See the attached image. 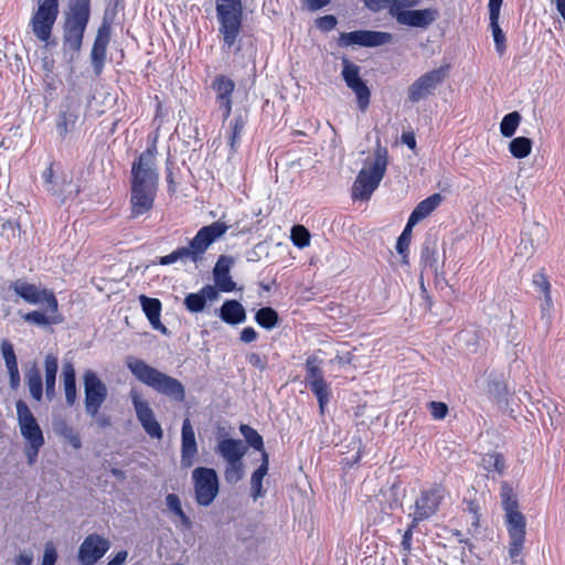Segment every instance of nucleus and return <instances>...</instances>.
Masks as SVG:
<instances>
[{"label": "nucleus", "mask_w": 565, "mask_h": 565, "mask_svg": "<svg viewBox=\"0 0 565 565\" xmlns=\"http://www.w3.org/2000/svg\"><path fill=\"white\" fill-rule=\"evenodd\" d=\"M156 154L157 147L153 143L142 151L131 164L130 216L132 218L149 213L154 205L159 188Z\"/></svg>", "instance_id": "obj_1"}, {"label": "nucleus", "mask_w": 565, "mask_h": 565, "mask_svg": "<svg viewBox=\"0 0 565 565\" xmlns=\"http://www.w3.org/2000/svg\"><path fill=\"white\" fill-rule=\"evenodd\" d=\"M227 228L228 226L221 221L201 227L189 242L188 246L178 247L170 254L159 257L158 264L168 266L177 262H181L182 264H186L188 262L193 264L202 263L209 247L222 237Z\"/></svg>", "instance_id": "obj_2"}, {"label": "nucleus", "mask_w": 565, "mask_h": 565, "mask_svg": "<svg viewBox=\"0 0 565 565\" xmlns=\"http://www.w3.org/2000/svg\"><path fill=\"white\" fill-rule=\"evenodd\" d=\"M227 228L228 226L221 221L201 227L189 242L188 246L178 247L170 254L159 257L158 264L168 266L177 262H181L182 264H186L188 262L193 264L202 263L209 247L222 237Z\"/></svg>", "instance_id": "obj_3"}, {"label": "nucleus", "mask_w": 565, "mask_h": 565, "mask_svg": "<svg viewBox=\"0 0 565 565\" xmlns=\"http://www.w3.org/2000/svg\"><path fill=\"white\" fill-rule=\"evenodd\" d=\"M90 18V0H68L63 22V51L73 61L83 45Z\"/></svg>", "instance_id": "obj_4"}, {"label": "nucleus", "mask_w": 565, "mask_h": 565, "mask_svg": "<svg viewBox=\"0 0 565 565\" xmlns=\"http://www.w3.org/2000/svg\"><path fill=\"white\" fill-rule=\"evenodd\" d=\"M126 366L140 383L149 386L157 393L177 402L184 401L185 390L179 380L162 373L136 356H127Z\"/></svg>", "instance_id": "obj_5"}, {"label": "nucleus", "mask_w": 565, "mask_h": 565, "mask_svg": "<svg viewBox=\"0 0 565 565\" xmlns=\"http://www.w3.org/2000/svg\"><path fill=\"white\" fill-rule=\"evenodd\" d=\"M387 167V149L377 146L375 158L370 168L360 170L353 186L352 198L354 200L365 201L371 198L373 192L381 183Z\"/></svg>", "instance_id": "obj_6"}, {"label": "nucleus", "mask_w": 565, "mask_h": 565, "mask_svg": "<svg viewBox=\"0 0 565 565\" xmlns=\"http://www.w3.org/2000/svg\"><path fill=\"white\" fill-rule=\"evenodd\" d=\"M218 32L223 36L226 47H232L242 29L243 3L242 0H215Z\"/></svg>", "instance_id": "obj_7"}, {"label": "nucleus", "mask_w": 565, "mask_h": 565, "mask_svg": "<svg viewBox=\"0 0 565 565\" xmlns=\"http://www.w3.org/2000/svg\"><path fill=\"white\" fill-rule=\"evenodd\" d=\"M9 290L28 305L50 307L57 311L58 301L53 290L19 278L9 284Z\"/></svg>", "instance_id": "obj_8"}, {"label": "nucleus", "mask_w": 565, "mask_h": 565, "mask_svg": "<svg viewBox=\"0 0 565 565\" xmlns=\"http://www.w3.org/2000/svg\"><path fill=\"white\" fill-rule=\"evenodd\" d=\"M194 500L200 507H209L220 492V481L215 469L198 467L192 471Z\"/></svg>", "instance_id": "obj_9"}, {"label": "nucleus", "mask_w": 565, "mask_h": 565, "mask_svg": "<svg viewBox=\"0 0 565 565\" xmlns=\"http://www.w3.org/2000/svg\"><path fill=\"white\" fill-rule=\"evenodd\" d=\"M57 15L58 0L39 1V7L30 21L32 32L39 41L49 43Z\"/></svg>", "instance_id": "obj_10"}, {"label": "nucleus", "mask_w": 565, "mask_h": 565, "mask_svg": "<svg viewBox=\"0 0 565 565\" xmlns=\"http://www.w3.org/2000/svg\"><path fill=\"white\" fill-rule=\"evenodd\" d=\"M320 364L321 360L317 355L311 354L307 358L305 363V383L306 386H308L315 394L319 404L320 413L323 414L324 407L330 399L331 392L329 385L324 381L323 370Z\"/></svg>", "instance_id": "obj_11"}, {"label": "nucleus", "mask_w": 565, "mask_h": 565, "mask_svg": "<svg viewBox=\"0 0 565 565\" xmlns=\"http://www.w3.org/2000/svg\"><path fill=\"white\" fill-rule=\"evenodd\" d=\"M446 494L441 484H433L420 491L414 503V511L409 513L413 523H419L431 518L439 509Z\"/></svg>", "instance_id": "obj_12"}, {"label": "nucleus", "mask_w": 565, "mask_h": 565, "mask_svg": "<svg viewBox=\"0 0 565 565\" xmlns=\"http://www.w3.org/2000/svg\"><path fill=\"white\" fill-rule=\"evenodd\" d=\"M83 385L85 412L88 416L95 417L107 398V386L90 369L86 370L83 374Z\"/></svg>", "instance_id": "obj_13"}, {"label": "nucleus", "mask_w": 565, "mask_h": 565, "mask_svg": "<svg viewBox=\"0 0 565 565\" xmlns=\"http://www.w3.org/2000/svg\"><path fill=\"white\" fill-rule=\"evenodd\" d=\"M448 65L431 70L419 76L407 90L408 99L418 103L428 97L445 81Z\"/></svg>", "instance_id": "obj_14"}, {"label": "nucleus", "mask_w": 565, "mask_h": 565, "mask_svg": "<svg viewBox=\"0 0 565 565\" xmlns=\"http://www.w3.org/2000/svg\"><path fill=\"white\" fill-rule=\"evenodd\" d=\"M393 35L388 32L373 30H356L351 32H342L338 38L340 47L364 46L377 47L392 42Z\"/></svg>", "instance_id": "obj_15"}, {"label": "nucleus", "mask_w": 565, "mask_h": 565, "mask_svg": "<svg viewBox=\"0 0 565 565\" xmlns=\"http://www.w3.org/2000/svg\"><path fill=\"white\" fill-rule=\"evenodd\" d=\"M15 409L19 430L25 444L45 443L42 428L29 405L24 401L18 399Z\"/></svg>", "instance_id": "obj_16"}, {"label": "nucleus", "mask_w": 565, "mask_h": 565, "mask_svg": "<svg viewBox=\"0 0 565 565\" xmlns=\"http://www.w3.org/2000/svg\"><path fill=\"white\" fill-rule=\"evenodd\" d=\"M509 534V556L513 563L521 562L525 541V518L521 512L505 514Z\"/></svg>", "instance_id": "obj_17"}, {"label": "nucleus", "mask_w": 565, "mask_h": 565, "mask_svg": "<svg viewBox=\"0 0 565 565\" xmlns=\"http://www.w3.org/2000/svg\"><path fill=\"white\" fill-rule=\"evenodd\" d=\"M342 78L347 86L354 92L359 108L364 111L369 107L371 92L366 83L360 76V67L347 57L342 58Z\"/></svg>", "instance_id": "obj_18"}, {"label": "nucleus", "mask_w": 565, "mask_h": 565, "mask_svg": "<svg viewBox=\"0 0 565 565\" xmlns=\"http://www.w3.org/2000/svg\"><path fill=\"white\" fill-rule=\"evenodd\" d=\"M391 15L399 24L425 29L436 21L439 12L435 8L403 10L401 6H394L391 8Z\"/></svg>", "instance_id": "obj_19"}, {"label": "nucleus", "mask_w": 565, "mask_h": 565, "mask_svg": "<svg viewBox=\"0 0 565 565\" xmlns=\"http://www.w3.org/2000/svg\"><path fill=\"white\" fill-rule=\"evenodd\" d=\"M130 398L136 412V416L145 431L154 439L163 437L161 425L156 419L154 413L147 401H142L137 391L130 392Z\"/></svg>", "instance_id": "obj_20"}, {"label": "nucleus", "mask_w": 565, "mask_h": 565, "mask_svg": "<svg viewBox=\"0 0 565 565\" xmlns=\"http://www.w3.org/2000/svg\"><path fill=\"white\" fill-rule=\"evenodd\" d=\"M110 548V542L99 534L87 535L78 548L77 558L81 565L96 564Z\"/></svg>", "instance_id": "obj_21"}, {"label": "nucleus", "mask_w": 565, "mask_h": 565, "mask_svg": "<svg viewBox=\"0 0 565 565\" xmlns=\"http://www.w3.org/2000/svg\"><path fill=\"white\" fill-rule=\"evenodd\" d=\"M110 40V25L104 21L97 30L90 52V61L96 75H100L106 61L107 46Z\"/></svg>", "instance_id": "obj_22"}, {"label": "nucleus", "mask_w": 565, "mask_h": 565, "mask_svg": "<svg viewBox=\"0 0 565 565\" xmlns=\"http://www.w3.org/2000/svg\"><path fill=\"white\" fill-rule=\"evenodd\" d=\"M212 88L216 93V104L222 111L223 121H225L232 113V95L235 83L225 75H218L212 82Z\"/></svg>", "instance_id": "obj_23"}, {"label": "nucleus", "mask_w": 565, "mask_h": 565, "mask_svg": "<svg viewBox=\"0 0 565 565\" xmlns=\"http://www.w3.org/2000/svg\"><path fill=\"white\" fill-rule=\"evenodd\" d=\"M198 456V444L194 429L189 418H185L181 428V468L188 469L193 466Z\"/></svg>", "instance_id": "obj_24"}, {"label": "nucleus", "mask_w": 565, "mask_h": 565, "mask_svg": "<svg viewBox=\"0 0 565 565\" xmlns=\"http://www.w3.org/2000/svg\"><path fill=\"white\" fill-rule=\"evenodd\" d=\"M234 259L227 255H221L213 268V280L215 289L222 292H232L236 288V282L230 274Z\"/></svg>", "instance_id": "obj_25"}, {"label": "nucleus", "mask_w": 565, "mask_h": 565, "mask_svg": "<svg viewBox=\"0 0 565 565\" xmlns=\"http://www.w3.org/2000/svg\"><path fill=\"white\" fill-rule=\"evenodd\" d=\"M218 292L212 285H205L198 292H191L184 298V306L188 311L198 313L204 310L206 302L217 300Z\"/></svg>", "instance_id": "obj_26"}, {"label": "nucleus", "mask_w": 565, "mask_h": 565, "mask_svg": "<svg viewBox=\"0 0 565 565\" xmlns=\"http://www.w3.org/2000/svg\"><path fill=\"white\" fill-rule=\"evenodd\" d=\"M78 116L79 104H75L73 100L67 98L57 116L56 124L57 132L62 138L74 130Z\"/></svg>", "instance_id": "obj_27"}, {"label": "nucleus", "mask_w": 565, "mask_h": 565, "mask_svg": "<svg viewBox=\"0 0 565 565\" xmlns=\"http://www.w3.org/2000/svg\"><path fill=\"white\" fill-rule=\"evenodd\" d=\"M247 451V447L239 439L222 438L217 441L215 452L225 460V462L239 461Z\"/></svg>", "instance_id": "obj_28"}, {"label": "nucleus", "mask_w": 565, "mask_h": 565, "mask_svg": "<svg viewBox=\"0 0 565 565\" xmlns=\"http://www.w3.org/2000/svg\"><path fill=\"white\" fill-rule=\"evenodd\" d=\"M0 349L9 374V385L11 390H18L21 384V376L13 344L8 340H3Z\"/></svg>", "instance_id": "obj_29"}, {"label": "nucleus", "mask_w": 565, "mask_h": 565, "mask_svg": "<svg viewBox=\"0 0 565 565\" xmlns=\"http://www.w3.org/2000/svg\"><path fill=\"white\" fill-rule=\"evenodd\" d=\"M217 316L230 326L244 323L247 319L244 306L236 299L225 300L217 310Z\"/></svg>", "instance_id": "obj_30"}, {"label": "nucleus", "mask_w": 565, "mask_h": 565, "mask_svg": "<svg viewBox=\"0 0 565 565\" xmlns=\"http://www.w3.org/2000/svg\"><path fill=\"white\" fill-rule=\"evenodd\" d=\"M142 311L145 312L147 319L149 320L152 329L161 332L162 334H169V331L164 324L160 321L161 316V301L157 298H150L145 295L139 297Z\"/></svg>", "instance_id": "obj_31"}, {"label": "nucleus", "mask_w": 565, "mask_h": 565, "mask_svg": "<svg viewBox=\"0 0 565 565\" xmlns=\"http://www.w3.org/2000/svg\"><path fill=\"white\" fill-rule=\"evenodd\" d=\"M44 311L41 310H32L22 316V319L31 324L36 327H50L53 324H58L63 321L61 313L57 311H53L50 307H44Z\"/></svg>", "instance_id": "obj_32"}, {"label": "nucleus", "mask_w": 565, "mask_h": 565, "mask_svg": "<svg viewBox=\"0 0 565 565\" xmlns=\"http://www.w3.org/2000/svg\"><path fill=\"white\" fill-rule=\"evenodd\" d=\"M438 262L436 241L426 239L420 253V263L424 269H429L435 274L437 282H439V279H445L444 271H439Z\"/></svg>", "instance_id": "obj_33"}, {"label": "nucleus", "mask_w": 565, "mask_h": 565, "mask_svg": "<svg viewBox=\"0 0 565 565\" xmlns=\"http://www.w3.org/2000/svg\"><path fill=\"white\" fill-rule=\"evenodd\" d=\"M62 381L66 405L72 407L77 398L76 372L72 362H64L62 366Z\"/></svg>", "instance_id": "obj_34"}, {"label": "nucleus", "mask_w": 565, "mask_h": 565, "mask_svg": "<svg viewBox=\"0 0 565 565\" xmlns=\"http://www.w3.org/2000/svg\"><path fill=\"white\" fill-rule=\"evenodd\" d=\"M25 384L30 392L31 397L35 402H41L43 398V381L41 371L35 362L29 365L24 373Z\"/></svg>", "instance_id": "obj_35"}, {"label": "nucleus", "mask_w": 565, "mask_h": 565, "mask_svg": "<svg viewBox=\"0 0 565 565\" xmlns=\"http://www.w3.org/2000/svg\"><path fill=\"white\" fill-rule=\"evenodd\" d=\"M441 202L443 196L439 193H435L426 198L415 206L408 220L411 221V223H419L422 220L430 215L441 204Z\"/></svg>", "instance_id": "obj_36"}, {"label": "nucleus", "mask_w": 565, "mask_h": 565, "mask_svg": "<svg viewBox=\"0 0 565 565\" xmlns=\"http://www.w3.org/2000/svg\"><path fill=\"white\" fill-rule=\"evenodd\" d=\"M58 371V359L53 353H47L44 358L45 372V395L49 401L55 396L56 375Z\"/></svg>", "instance_id": "obj_37"}, {"label": "nucleus", "mask_w": 565, "mask_h": 565, "mask_svg": "<svg viewBox=\"0 0 565 565\" xmlns=\"http://www.w3.org/2000/svg\"><path fill=\"white\" fill-rule=\"evenodd\" d=\"M269 467V457L266 451L262 454V462L259 467L252 473L250 477V497L254 501L265 495V491L263 489V479L268 472Z\"/></svg>", "instance_id": "obj_38"}, {"label": "nucleus", "mask_w": 565, "mask_h": 565, "mask_svg": "<svg viewBox=\"0 0 565 565\" xmlns=\"http://www.w3.org/2000/svg\"><path fill=\"white\" fill-rule=\"evenodd\" d=\"M166 505H167L168 510L179 519L183 529H185V530L192 529L193 522L184 513L182 505H181V500L178 494L169 493L166 497Z\"/></svg>", "instance_id": "obj_39"}, {"label": "nucleus", "mask_w": 565, "mask_h": 565, "mask_svg": "<svg viewBox=\"0 0 565 565\" xmlns=\"http://www.w3.org/2000/svg\"><path fill=\"white\" fill-rule=\"evenodd\" d=\"M54 431L57 436L64 438L74 449H79L82 447L79 434L65 420L55 422Z\"/></svg>", "instance_id": "obj_40"}, {"label": "nucleus", "mask_w": 565, "mask_h": 565, "mask_svg": "<svg viewBox=\"0 0 565 565\" xmlns=\"http://www.w3.org/2000/svg\"><path fill=\"white\" fill-rule=\"evenodd\" d=\"M254 319L259 327L266 330L274 329L279 322V316L277 311L271 307H263L258 309Z\"/></svg>", "instance_id": "obj_41"}, {"label": "nucleus", "mask_w": 565, "mask_h": 565, "mask_svg": "<svg viewBox=\"0 0 565 565\" xmlns=\"http://www.w3.org/2000/svg\"><path fill=\"white\" fill-rule=\"evenodd\" d=\"M533 142L527 137H515L509 143V151L515 159L526 158L532 151Z\"/></svg>", "instance_id": "obj_42"}, {"label": "nucleus", "mask_w": 565, "mask_h": 565, "mask_svg": "<svg viewBox=\"0 0 565 565\" xmlns=\"http://www.w3.org/2000/svg\"><path fill=\"white\" fill-rule=\"evenodd\" d=\"M246 121H247L246 116L241 113H237L235 115V117L233 118V120H231V122H230L231 134H230L228 143H230L232 151L236 150V145L241 139V136H242V132L246 125Z\"/></svg>", "instance_id": "obj_43"}, {"label": "nucleus", "mask_w": 565, "mask_h": 565, "mask_svg": "<svg viewBox=\"0 0 565 565\" xmlns=\"http://www.w3.org/2000/svg\"><path fill=\"white\" fill-rule=\"evenodd\" d=\"M481 466L486 471H488V472L495 471L499 475H502L505 470L504 458L499 452L486 454L481 458Z\"/></svg>", "instance_id": "obj_44"}, {"label": "nucleus", "mask_w": 565, "mask_h": 565, "mask_svg": "<svg viewBox=\"0 0 565 565\" xmlns=\"http://www.w3.org/2000/svg\"><path fill=\"white\" fill-rule=\"evenodd\" d=\"M521 119L522 117L518 111H511L503 116L500 122L501 135L505 138H511L515 134Z\"/></svg>", "instance_id": "obj_45"}, {"label": "nucleus", "mask_w": 565, "mask_h": 565, "mask_svg": "<svg viewBox=\"0 0 565 565\" xmlns=\"http://www.w3.org/2000/svg\"><path fill=\"white\" fill-rule=\"evenodd\" d=\"M71 181H67L65 178L61 181L57 180L55 183H53L51 186L47 188V191L51 192L53 195L58 198L62 203H64L68 198H71L73 194L76 195L78 193V189H66L71 188Z\"/></svg>", "instance_id": "obj_46"}, {"label": "nucleus", "mask_w": 565, "mask_h": 565, "mask_svg": "<svg viewBox=\"0 0 565 565\" xmlns=\"http://www.w3.org/2000/svg\"><path fill=\"white\" fill-rule=\"evenodd\" d=\"M415 225V223H411V221L407 220V223L396 242V250L403 257L404 263H407L406 258L412 239V231Z\"/></svg>", "instance_id": "obj_47"}, {"label": "nucleus", "mask_w": 565, "mask_h": 565, "mask_svg": "<svg viewBox=\"0 0 565 565\" xmlns=\"http://www.w3.org/2000/svg\"><path fill=\"white\" fill-rule=\"evenodd\" d=\"M244 465L243 461L226 462L224 469V479L228 484H236L244 478Z\"/></svg>", "instance_id": "obj_48"}, {"label": "nucleus", "mask_w": 565, "mask_h": 565, "mask_svg": "<svg viewBox=\"0 0 565 565\" xmlns=\"http://www.w3.org/2000/svg\"><path fill=\"white\" fill-rule=\"evenodd\" d=\"M241 434L244 436L245 441L253 447L256 450L265 451L264 450V440L263 437L248 425H241L239 427Z\"/></svg>", "instance_id": "obj_49"}, {"label": "nucleus", "mask_w": 565, "mask_h": 565, "mask_svg": "<svg viewBox=\"0 0 565 565\" xmlns=\"http://www.w3.org/2000/svg\"><path fill=\"white\" fill-rule=\"evenodd\" d=\"M501 503L505 514L520 512L518 499L513 494L512 489L508 488L505 484L502 487L501 491Z\"/></svg>", "instance_id": "obj_50"}, {"label": "nucleus", "mask_w": 565, "mask_h": 565, "mask_svg": "<svg viewBox=\"0 0 565 565\" xmlns=\"http://www.w3.org/2000/svg\"><path fill=\"white\" fill-rule=\"evenodd\" d=\"M497 52L501 55L505 52V34L499 25V19H489Z\"/></svg>", "instance_id": "obj_51"}, {"label": "nucleus", "mask_w": 565, "mask_h": 565, "mask_svg": "<svg viewBox=\"0 0 565 565\" xmlns=\"http://www.w3.org/2000/svg\"><path fill=\"white\" fill-rule=\"evenodd\" d=\"M291 241L295 246L303 248L310 243V233L302 225H295L291 228Z\"/></svg>", "instance_id": "obj_52"}, {"label": "nucleus", "mask_w": 565, "mask_h": 565, "mask_svg": "<svg viewBox=\"0 0 565 565\" xmlns=\"http://www.w3.org/2000/svg\"><path fill=\"white\" fill-rule=\"evenodd\" d=\"M363 2L365 7L373 12H380L384 9H388L390 14L392 7L401 6L399 0H363Z\"/></svg>", "instance_id": "obj_53"}, {"label": "nucleus", "mask_w": 565, "mask_h": 565, "mask_svg": "<svg viewBox=\"0 0 565 565\" xmlns=\"http://www.w3.org/2000/svg\"><path fill=\"white\" fill-rule=\"evenodd\" d=\"M428 409L434 419L437 420L444 419L448 414V406L444 402H430L428 404Z\"/></svg>", "instance_id": "obj_54"}, {"label": "nucleus", "mask_w": 565, "mask_h": 565, "mask_svg": "<svg viewBox=\"0 0 565 565\" xmlns=\"http://www.w3.org/2000/svg\"><path fill=\"white\" fill-rule=\"evenodd\" d=\"M338 20L332 14H327L316 20L317 28L322 32H329L337 26Z\"/></svg>", "instance_id": "obj_55"}, {"label": "nucleus", "mask_w": 565, "mask_h": 565, "mask_svg": "<svg viewBox=\"0 0 565 565\" xmlns=\"http://www.w3.org/2000/svg\"><path fill=\"white\" fill-rule=\"evenodd\" d=\"M246 361L252 366H254L255 369H257L259 371H264V370L267 369V364H268L267 358L265 355L259 354V353L252 352V353L247 354L246 355Z\"/></svg>", "instance_id": "obj_56"}, {"label": "nucleus", "mask_w": 565, "mask_h": 565, "mask_svg": "<svg viewBox=\"0 0 565 565\" xmlns=\"http://www.w3.org/2000/svg\"><path fill=\"white\" fill-rule=\"evenodd\" d=\"M44 444L45 443L25 444L24 454L29 465H33L36 461L39 452Z\"/></svg>", "instance_id": "obj_57"}, {"label": "nucleus", "mask_w": 565, "mask_h": 565, "mask_svg": "<svg viewBox=\"0 0 565 565\" xmlns=\"http://www.w3.org/2000/svg\"><path fill=\"white\" fill-rule=\"evenodd\" d=\"M417 525H418V523H413V521H412L411 524L408 525L407 530L403 534L401 545H402L403 551L406 554H408L412 550L413 532Z\"/></svg>", "instance_id": "obj_58"}, {"label": "nucleus", "mask_w": 565, "mask_h": 565, "mask_svg": "<svg viewBox=\"0 0 565 565\" xmlns=\"http://www.w3.org/2000/svg\"><path fill=\"white\" fill-rule=\"evenodd\" d=\"M479 510H480V507L476 501H473V500L467 501L466 511L471 515V526H473L476 529L479 526V520H480Z\"/></svg>", "instance_id": "obj_59"}, {"label": "nucleus", "mask_w": 565, "mask_h": 565, "mask_svg": "<svg viewBox=\"0 0 565 565\" xmlns=\"http://www.w3.org/2000/svg\"><path fill=\"white\" fill-rule=\"evenodd\" d=\"M57 553L55 547L52 544H46L43 554L42 565H55Z\"/></svg>", "instance_id": "obj_60"}, {"label": "nucleus", "mask_w": 565, "mask_h": 565, "mask_svg": "<svg viewBox=\"0 0 565 565\" xmlns=\"http://www.w3.org/2000/svg\"><path fill=\"white\" fill-rule=\"evenodd\" d=\"M258 338L257 331L253 327H245L239 334V340L243 343H250Z\"/></svg>", "instance_id": "obj_61"}, {"label": "nucleus", "mask_w": 565, "mask_h": 565, "mask_svg": "<svg viewBox=\"0 0 565 565\" xmlns=\"http://www.w3.org/2000/svg\"><path fill=\"white\" fill-rule=\"evenodd\" d=\"M503 0H489V19H500V10Z\"/></svg>", "instance_id": "obj_62"}, {"label": "nucleus", "mask_w": 565, "mask_h": 565, "mask_svg": "<svg viewBox=\"0 0 565 565\" xmlns=\"http://www.w3.org/2000/svg\"><path fill=\"white\" fill-rule=\"evenodd\" d=\"M331 0H305V4L309 11H317L327 7Z\"/></svg>", "instance_id": "obj_63"}, {"label": "nucleus", "mask_w": 565, "mask_h": 565, "mask_svg": "<svg viewBox=\"0 0 565 565\" xmlns=\"http://www.w3.org/2000/svg\"><path fill=\"white\" fill-rule=\"evenodd\" d=\"M32 563L33 554L26 551L20 553L14 561V565H32Z\"/></svg>", "instance_id": "obj_64"}]
</instances>
